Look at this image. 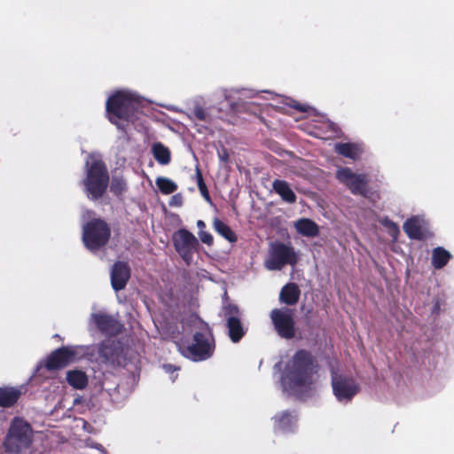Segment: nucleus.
<instances>
[{
    "instance_id": "20",
    "label": "nucleus",
    "mask_w": 454,
    "mask_h": 454,
    "mask_svg": "<svg viewBox=\"0 0 454 454\" xmlns=\"http://www.w3.org/2000/svg\"><path fill=\"white\" fill-rule=\"evenodd\" d=\"M301 295V290L297 284L290 282L286 284L279 294V300L282 303L292 306L295 305Z\"/></svg>"
},
{
    "instance_id": "19",
    "label": "nucleus",
    "mask_w": 454,
    "mask_h": 454,
    "mask_svg": "<svg viewBox=\"0 0 454 454\" xmlns=\"http://www.w3.org/2000/svg\"><path fill=\"white\" fill-rule=\"evenodd\" d=\"M23 387H0V406L8 408L14 405L23 393Z\"/></svg>"
},
{
    "instance_id": "42",
    "label": "nucleus",
    "mask_w": 454,
    "mask_h": 454,
    "mask_svg": "<svg viewBox=\"0 0 454 454\" xmlns=\"http://www.w3.org/2000/svg\"><path fill=\"white\" fill-rule=\"evenodd\" d=\"M198 187H199V190H200V189H201V188H205V187H206V184H205V182H204V183L200 184L198 185Z\"/></svg>"
},
{
    "instance_id": "15",
    "label": "nucleus",
    "mask_w": 454,
    "mask_h": 454,
    "mask_svg": "<svg viewBox=\"0 0 454 454\" xmlns=\"http://www.w3.org/2000/svg\"><path fill=\"white\" fill-rule=\"evenodd\" d=\"M90 318L96 326L106 334L115 335L121 332V324L110 315L93 313Z\"/></svg>"
},
{
    "instance_id": "17",
    "label": "nucleus",
    "mask_w": 454,
    "mask_h": 454,
    "mask_svg": "<svg viewBox=\"0 0 454 454\" xmlns=\"http://www.w3.org/2000/svg\"><path fill=\"white\" fill-rule=\"evenodd\" d=\"M130 277V270L127 263L115 262L111 270V285L114 291L118 292L125 288Z\"/></svg>"
},
{
    "instance_id": "25",
    "label": "nucleus",
    "mask_w": 454,
    "mask_h": 454,
    "mask_svg": "<svg viewBox=\"0 0 454 454\" xmlns=\"http://www.w3.org/2000/svg\"><path fill=\"white\" fill-rule=\"evenodd\" d=\"M66 380L74 389H84L88 385V376L82 370H70L67 372Z\"/></svg>"
},
{
    "instance_id": "37",
    "label": "nucleus",
    "mask_w": 454,
    "mask_h": 454,
    "mask_svg": "<svg viewBox=\"0 0 454 454\" xmlns=\"http://www.w3.org/2000/svg\"><path fill=\"white\" fill-rule=\"evenodd\" d=\"M196 181L198 185L201 183H204L202 175L198 168H196Z\"/></svg>"
},
{
    "instance_id": "26",
    "label": "nucleus",
    "mask_w": 454,
    "mask_h": 454,
    "mask_svg": "<svg viewBox=\"0 0 454 454\" xmlns=\"http://www.w3.org/2000/svg\"><path fill=\"white\" fill-rule=\"evenodd\" d=\"M152 153L155 160L160 165H168L170 162L169 149L160 142L152 145Z\"/></svg>"
},
{
    "instance_id": "6",
    "label": "nucleus",
    "mask_w": 454,
    "mask_h": 454,
    "mask_svg": "<svg viewBox=\"0 0 454 454\" xmlns=\"http://www.w3.org/2000/svg\"><path fill=\"white\" fill-rule=\"evenodd\" d=\"M34 439V431L30 424L15 417L10 425L3 443L4 454H24L30 449Z\"/></svg>"
},
{
    "instance_id": "3",
    "label": "nucleus",
    "mask_w": 454,
    "mask_h": 454,
    "mask_svg": "<svg viewBox=\"0 0 454 454\" xmlns=\"http://www.w3.org/2000/svg\"><path fill=\"white\" fill-rule=\"evenodd\" d=\"M143 106L140 97L130 90H118L106 102L108 120L118 129L125 131L129 122H133Z\"/></svg>"
},
{
    "instance_id": "28",
    "label": "nucleus",
    "mask_w": 454,
    "mask_h": 454,
    "mask_svg": "<svg viewBox=\"0 0 454 454\" xmlns=\"http://www.w3.org/2000/svg\"><path fill=\"white\" fill-rule=\"evenodd\" d=\"M215 230L221 234L224 239H227V225L224 223L215 218L214 220Z\"/></svg>"
},
{
    "instance_id": "38",
    "label": "nucleus",
    "mask_w": 454,
    "mask_h": 454,
    "mask_svg": "<svg viewBox=\"0 0 454 454\" xmlns=\"http://www.w3.org/2000/svg\"><path fill=\"white\" fill-rule=\"evenodd\" d=\"M200 192L201 195L206 199V200H207V201L210 200L207 186L205 188L200 189Z\"/></svg>"
},
{
    "instance_id": "13",
    "label": "nucleus",
    "mask_w": 454,
    "mask_h": 454,
    "mask_svg": "<svg viewBox=\"0 0 454 454\" xmlns=\"http://www.w3.org/2000/svg\"><path fill=\"white\" fill-rule=\"evenodd\" d=\"M273 429L278 434H292L298 427V414L295 410H286L272 417Z\"/></svg>"
},
{
    "instance_id": "39",
    "label": "nucleus",
    "mask_w": 454,
    "mask_h": 454,
    "mask_svg": "<svg viewBox=\"0 0 454 454\" xmlns=\"http://www.w3.org/2000/svg\"><path fill=\"white\" fill-rule=\"evenodd\" d=\"M236 240H237L236 234L232 231H231V229L229 228V243L236 242Z\"/></svg>"
},
{
    "instance_id": "36",
    "label": "nucleus",
    "mask_w": 454,
    "mask_h": 454,
    "mask_svg": "<svg viewBox=\"0 0 454 454\" xmlns=\"http://www.w3.org/2000/svg\"><path fill=\"white\" fill-rule=\"evenodd\" d=\"M442 301L439 298H435L433 302L431 309L432 315H438L441 311Z\"/></svg>"
},
{
    "instance_id": "23",
    "label": "nucleus",
    "mask_w": 454,
    "mask_h": 454,
    "mask_svg": "<svg viewBox=\"0 0 454 454\" xmlns=\"http://www.w3.org/2000/svg\"><path fill=\"white\" fill-rule=\"evenodd\" d=\"M451 253L443 247L433 248L431 254V265L434 270L443 269L452 259Z\"/></svg>"
},
{
    "instance_id": "43",
    "label": "nucleus",
    "mask_w": 454,
    "mask_h": 454,
    "mask_svg": "<svg viewBox=\"0 0 454 454\" xmlns=\"http://www.w3.org/2000/svg\"><path fill=\"white\" fill-rule=\"evenodd\" d=\"M226 298H227V290L225 289L223 292V299L224 300Z\"/></svg>"
},
{
    "instance_id": "10",
    "label": "nucleus",
    "mask_w": 454,
    "mask_h": 454,
    "mask_svg": "<svg viewBox=\"0 0 454 454\" xmlns=\"http://www.w3.org/2000/svg\"><path fill=\"white\" fill-rule=\"evenodd\" d=\"M335 178L345 185L353 195L368 197L369 177L364 173H355L348 167H339L335 172Z\"/></svg>"
},
{
    "instance_id": "21",
    "label": "nucleus",
    "mask_w": 454,
    "mask_h": 454,
    "mask_svg": "<svg viewBox=\"0 0 454 454\" xmlns=\"http://www.w3.org/2000/svg\"><path fill=\"white\" fill-rule=\"evenodd\" d=\"M272 188L274 192L280 196L283 201L289 204H293L296 201V194L286 181L275 179L272 183Z\"/></svg>"
},
{
    "instance_id": "40",
    "label": "nucleus",
    "mask_w": 454,
    "mask_h": 454,
    "mask_svg": "<svg viewBox=\"0 0 454 454\" xmlns=\"http://www.w3.org/2000/svg\"><path fill=\"white\" fill-rule=\"evenodd\" d=\"M218 154L222 160H227V151L225 149H223V151Z\"/></svg>"
},
{
    "instance_id": "32",
    "label": "nucleus",
    "mask_w": 454,
    "mask_h": 454,
    "mask_svg": "<svg viewBox=\"0 0 454 454\" xmlns=\"http://www.w3.org/2000/svg\"><path fill=\"white\" fill-rule=\"evenodd\" d=\"M381 223L384 227L388 229L390 231H394V232L399 231L397 224L387 217H385L383 220H381Z\"/></svg>"
},
{
    "instance_id": "1",
    "label": "nucleus",
    "mask_w": 454,
    "mask_h": 454,
    "mask_svg": "<svg viewBox=\"0 0 454 454\" xmlns=\"http://www.w3.org/2000/svg\"><path fill=\"white\" fill-rule=\"evenodd\" d=\"M274 370L280 374L278 387L283 395L303 402L316 395L318 364L309 351L297 350L283 368L281 362H278L274 365Z\"/></svg>"
},
{
    "instance_id": "16",
    "label": "nucleus",
    "mask_w": 454,
    "mask_h": 454,
    "mask_svg": "<svg viewBox=\"0 0 454 454\" xmlns=\"http://www.w3.org/2000/svg\"><path fill=\"white\" fill-rule=\"evenodd\" d=\"M257 93L248 89H231L229 90V111L233 110L239 112L242 109H248L250 106L246 98H253Z\"/></svg>"
},
{
    "instance_id": "11",
    "label": "nucleus",
    "mask_w": 454,
    "mask_h": 454,
    "mask_svg": "<svg viewBox=\"0 0 454 454\" xmlns=\"http://www.w3.org/2000/svg\"><path fill=\"white\" fill-rule=\"evenodd\" d=\"M172 241L177 254L189 264L199 247L197 238L189 231L180 229L174 232Z\"/></svg>"
},
{
    "instance_id": "22",
    "label": "nucleus",
    "mask_w": 454,
    "mask_h": 454,
    "mask_svg": "<svg viewBox=\"0 0 454 454\" xmlns=\"http://www.w3.org/2000/svg\"><path fill=\"white\" fill-rule=\"evenodd\" d=\"M296 231L303 237L314 238L319 234L318 225L311 219L300 218L294 222Z\"/></svg>"
},
{
    "instance_id": "14",
    "label": "nucleus",
    "mask_w": 454,
    "mask_h": 454,
    "mask_svg": "<svg viewBox=\"0 0 454 454\" xmlns=\"http://www.w3.org/2000/svg\"><path fill=\"white\" fill-rule=\"evenodd\" d=\"M240 311L237 305L229 302V339L238 343L246 335L247 327L240 320Z\"/></svg>"
},
{
    "instance_id": "7",
    "label": "nucleus",
    "mask_w": 454,
    "mask_h": 454,
    "mask_svg": "<svg viewBox=\"0 0 454 454\" xmlns=\"http://www.w3.org/2000/svg\"><path fill=\"white\" fill-rule=\"evenodd\" d=\"M299 261V253L291 243L279 240L269 244L268 254L264 260V267L268 270H281L285 266H294Z\"/></svg>"
},
{
    "instance_id": "34",
    "label": "nucleus",
    "mask_w": 454,
    "mask_h": 454,
    "mask_svg": "<svg viewBox=\"0 0 454 454\" xmlns=\"http://www.w3.org/2000/svg\"><path fill=\"white\" fill-rule=\"evenodd\" d=\"M168 204L170 207H181L183 205V196L180 193L173 195Z\"/></svg>"
},
{
    "instance_id": "31",
    "label": "nucleus",
    "mask_w": 454,
    "mask_h": 454,
    "mask_svg": "<svg viewBox=\"0 0 454 454\" xmlns=\"http://www.w3.org/2000/svg\"><path fill=\"white\" fill-rule=\"evenodd\" d=\"M125 184L121 178H114L111 184V190L114 193H119L124 189Z\"/></svg>"
},
{
    "instance_id": "33",
    "label": "nucleus",
    "mask_w": 454,
    "mask_h": 454,
    "mask_svg": "<svg viewBox=\"0 0 454 454\" xmlns=\"http://www.w3.org/2000/svg\"><path fill=\"white\" fill-rule=\"evenodd\" d=\"M200 240L207 245H211L213 242V237L210 233L205 231H199L198 233Z\"/></svg>"
},
{
    "instance_id": "30",
    "label": "nucleus",
    "mask_w": 454,
    "mask_h": 454,
    "mask_svg": "<svg viewBox=\"0 0 454 454\" xmlns=\"http://www.w3.org/2000/svg\"><path fill=\"white\" fill-rule=\"evenodd\" d=\"M162 369L165 371L166 373H168L170 375V380L172 382H174L177 376L176 374L174 375V373L179 370V367L170 364H164L162 365Z\"/></svg>"
},
{
    "instance_id": "2",
    "label": "nucleus",
    "mask_w": 454,
    "mask_h": 454,
    "mask_svg": "<svg viewBox=\"0 0 454 454\" xmlns=\"http://www.w3.org/2000/svg\"><path fill=\"white\" fill-rule=\"evenodd\" d=\"M108 359L104 342L96 345H67L53 350L46 358L44 366L48 371L59 370L82 360L105 362Z\"/></svg>"
},
{
    "instance_id": "35",
    "label": "nucleus",
    "mask_w": 454,
    "mask_h": 454,
    "mask_svg": "<svg viewBox=\"0 0 454 454\" xmlns=\"http://www.w3.org/2000/svg\"><path fill=\"white\" fill-rule=\"evenodd\" d=\"M193 114L196 117V119L200 121H206L207 120V114L204 111V109L200 106H196L193 110Z\"/></svg>"
},
{
    "instance_id": "41",
    "label": "nucleus",
    "mask_w": 454,
    "mask_h": 454,
    "mask_svg": "<svg viewBox=\"0 0 454 454\" xmlns=\"http://www.w3.org/2000/svg\"><path fill=\"white\" fill-rule=\"evenodd\" d=\"M197 227L199 228L200 231H204V229L206 227V224H205V223L202 220H198L197 221Z\"/></svg>"
},
{
    "instance_id": "9",
    "label": "nucleus",
    "mask_w": 454,
    "mask_h": 454,
    "mask_svg": "<svg viewBox=\"0 0 454 454\" xmlns=\"http://www.w3.org/2000/svg\"><path fill=\"white\" fill-rule=\"evenodd\" d=\"M109 237L110 229L100 219L90 221L82 227V241L90 251L97 250L106 245Z\"/></svg>"
},
{
    "instance_id": "29",
    "label": "nucleus",
    "mask_w": 454,
    "mask_h": 454,
    "mask_svg": "<svg viewBox=\"0 0 454 454\" xmlns=\"http://www.w3.org/2000/svg\"><path fill=\"white\" fill-rule=\"evenodd\" d=\"M290 107L301 112V113H308L309 109H312L309 106L301 104L294 99H290L289 103H286Z\"/></svg>"
},
{
    "instance_id": "12",
    "label": "nucleus",
    "mask_w": 454,
    "mask_h": 454,
    "mask_svg": "<svg viewBox=\"0 0 454 454\" xmlns=\"http://www.w3.org/2000/svg\"><path fill=\"white\" fill-rule=\"evenodd\" d=\"M270 318L278 334L286 340L294 337V321L292 311L288 309H275L270 312Z\"/></svg>"
},
{
    "instance_id": "27",
    "label": "nucleus",
    "mask_w": 454,
    "mask_h": 454,
    "mask_svg": "<svg viewBox=\"0 0 454 454\" xmlns=\"http://www.w3.org/2000/svg\"><path fill=\"white\" fill-rule=\"evenodd\" d=\"M155 183L159 190L164 194L173 193L177 189L176 184L167 177H158Z\"/></svg>"
},
{
    "instance_id": "5",
    "label": "nucleus",
    "mask_w": 454,
    "mask_h": 454,
    "mask_svg": "<svg viewBox=\"0 0 454 454\" xmlns=\"http://www.w3.org/2000/svg\"><path fill=\"white\" fill-rule=\"evenodd\" d=\"M193 332V342L186 347L184 355L192 361H202L208 358L213 352L214 340L207 323L199 317L192 315L189 318Z\"/></svg>"
},
{
    "instance_id": "18",
    "label": "nucleus",
    "mask_w": 454,
    "mask_h": 454,
    "mask_svg": "<svg viewBox=\"0 0 454 454\" xmlns=\"http://www.w3.org/2000/svg\"><path fill=\"white\" fill-rule=\"evenodd\" d=\"M403 231L411 239L422 240L425 234L422 228V221L419 216H411L403 223Z\"/></svg>"
},
{
    "instance_id": "4",
    "label": "nucleus",
    "mask_w": 454,
    "mask_h": 454,
    "mask_svg": "<svg viewBox=\"0 0 454 454\" xmlns=\"http://www.w3.org/2000/svg\"><path fill=\"white\" fill-rule=\"evenodd\" d=\"M85 177L82 181L83 191L91 200L100 199L109 184V173L98 153L88 154L84 164Z\"/></svg>"
},
{
    "instance_id": "8",
    "label": "nucleus",
    "mask_w": 454,
    "mask_h": 454,
    "mask_svg": "<svg viewBox=\"0 0 454 454\" xmlns=\"http://www.w3.org/2000/svg\"><path fill=\"white\" fill-rule=\"evenodd\" d=\"M330 377L333 395L336 401L341 404L351 403L360 390L356 380L333 364H330Z\"/></svg>"
},
{
    "instance_id": "24",
    "label": "nucleus",
    "mask_w": 454,
    "mask_h": 454,
    "mask_svg": "<svg viewBox=\"0 0 454 454\" xmlns=\"http://www.w3.org/2000/svg\"><path fill=\"white\" fill-rule=\"evenodd\" d=\"M334 151L336 153L353 160L358 159L362 153L360 145L356 143H336Z\"/></svg>"
}]
</instances>
